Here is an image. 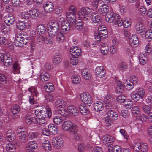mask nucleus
<instances>
[{"label": "nucleus", "mask_w": 152, "mask_h": 152, "mask_svg": "<svg viewBox=\"0 0 152 152\" xmlns=\"http://www.w3.org/2000/svg\"><path fill=\"white\" fill-rule=\"evenodd\" d=\"M107 37V31L106 28L104 25L99 26L98 27V31L94 35L96 42L98 44L100 41H102Z\"/></svg>", "instance_id": "obj_1"}, {"label": "nucleus", "mask_w": 152, "mask_h": 152, "mask_svg": "<svg viewBox=\"0 0 152 152\" xmlns=\"http://www.w3.org/2000/svg\"><path fill=\"white\" fill-rule=\"evenodd\" d=\"M92 14L91 9L88 7H83L79 12V18L82 20H90V15Z\"/></svg>", "instance_id": "obj_2"}, {"label": "nucleus", "mask_w": 152, "mask_h": 152, "mask_svg": "<svg viewBox=\"0 0 152 152\" xmlns=\"http://www.w3.org/2000/svg\"><path fill=\"white\" fill-rule=\"evenodd\" d=\"M34 113L36 117L39 119L42 118L48 119L51 117L52 115L51 111L49 110H47L46 108H43L40 110H36Z\"/></svg>", "instance_id": "obj_3"}, {"label": "nucleus", "mask_w": 152, "mask_h": 152, "mask_svg": "<svg viewBox=\"0 0 152 152\" xmlns=\"http://www.w3.org/2000/svg\"><path fill=\"white\" fill-rule=\"evenodd\" d=\"M28 41V40L26 37H25L22 35L18 34L15 36L14 42L17 47H21L25 45Z\"/></svg>", "instance_id": "obj_4"}, {"label": "nucleus", "mask_w": 152, "mask_h": 152, "mask_svg": "<svg viewBox=\"0 0 152 152\" xmlns=\"http://www.w3.org/2000/svg\"><path fill=\"white\" fill-rule=\"evenodd\" d=\"M120 17L118 15L113 12H111L106 14L105 17L106 21L109 23L113 22L117 25L116 23H118Z\"/></svg>", "instance_id": "obj_5"}, {"label": "nucleus", "mask_w": 152, "mask_h": 152, "mask_svg": "<svg viewBox=\"0 0 152 152\" xmlns=\"http://www.w3.org/2000/svg\"><path fill=\"white\" fill-rule=\"evenodd\" d=\"M104 114L107 115L112 120H115L118 118V115L112 108L105 109Z\"/></svg>", "instance_id": "obj_6"}, {"label": "nucleus", "mask_w": 152, "mask_h": 152, "mask_svg": "<svg viewBox=\"0 0 152 152\" xmlns=\"http://www.w3.org/2000/svg\"><path fill=\"white\" fill-rule=\"evenodd\" d=\"M52 143L53 147L57 149H60L62 148L64 144L63 139L60 137H53Z\"/></svg>", "instance_id": "obj_7"}, {"label": "nucleus", "mask_w": 152, "mask_h": 152, "mask_svg": "<svg viewBox=\"0 0 152 152\" xmlns=\"http://www.w3.org/2000/svg\"><path fill=\"white\" fill-rule=\"evenodd\" d=\"M80 99L81 101L85 104H91L92 99L91 95L88 93H83L80 95Z\"/></svg>", "instance_id": "obj_8"}, {"label": "nucleus", "mask_w": 152, "mask_h": 152, "mask_svg": "<svg viewBox=\"0 0 152 152\" xmlns=\"http://www.w3.org/2000/svg\"><path fill=\"white\" fill-rule=\"evenodd\" d=\"M60 20L62 22L61 24L62 31L65 34L68 33L70 28V23L66 22L65 19L63 17L60 18Z\"/></svg>", "instance_id": "obj_9"}, {"label": "nucleus", "mask_w": 152, "mask_h": 152, "mask_svg": "<svg viewBox=\"0 0 152 152\" xmlns=\"http://www.w3.org/2000/svg\"><path fill=\"white\" fill-rule=\"evenodd\" d=\"M113 101V99L111 96L107 95L105 96L103 101L105 104V109L112 108Z\"/></svg>", "instance_id": "obj_10"}, {"label": "nucleus", "mask_w": 152, "mask_h": 152, "mask_svg": "<svg viewBox=\"0 0 152 152\" xmlns=\"http://www.w3.org/2000/svg\"><path fill=\"white\" fill-rule=\"evenodd\" d=\"M70 53L73 58H78L81 55V51L78 47L76 46L73 47L70 49Z\"/></svg>", "instance_id": "obj_11"}, {"label": "nucleus", "mask_w": 152, "mask_h": 152, "mask_svg": "<svg viewBox=\"0 0 152 152\" xmlns=\"http://www.w3.org/2000/svg\"><path fill=\"white\" fill-rule=\"evenodd\" d=\"M103 41V40L102 41H100V42L98 43V44H97V42H96L95 40V44L96 45V44H99L101 51L103 54L105 55L108 53V51L109 50V48L106 44L102 43Z\"/></svg>", "instance_id": "obj_12"}, {"label": "nucleus", "mask_w": 152, "mask_h": 152, "mask_svg": "<svg viewBox=\"0 0 152 152\" xmlns=\"http://www.w3.org/2000/svg\"><path fill=\"white\" fill-rule=\"evenodd\" d=\"M37 144L35 141H29L26 145V149L29 152H33L37 148Z\"/></svg>", "instance_id": "obj_13"}, {"label": "nucleus", "mask_w": 152, "mask_h": 152, "mask_svg": "<svg viewBox=\"0 0 152 152\" xmlns=\"http://www.w3.org/2000/svg\"><path fill=\"white\" fill-rule=\"evenodd\" d=\"M4 21L7 26L13 24L15 20V18L13 15L11 14L5 16L4 18Z\"/></svg>", "instance_id": "obj_14"}, {"label": "nucleus", "mask_w": 152, "mask_h": 152, "mask_svg": "<svg viewBox=\"0 0 152 152\" xmlns=\"http://www.w3.org/2000/svg\"><path fill=\"white\" fill-rule=\"evenodd\" d=\"M43 8L45 12L49 13L53 11L54 5L51 2H47L43 5Z\"/></svg>", "instance_id": "obj_15"}, {"label": "nucleus", "mask_w": 152, "mask_h": 152, "mask_svg": "<svg viewBox=\"0 0 152 152\" xmlns=\"http://www.w3.org/2000/svg\"><path fill=\"white\" fill-rule=\"evenodd\" d=\"M6 140L8 141L11 142L15 139V134L13 131L9 130L7 131L6 134Z\"/></svg>", "instance_id": "obj_16"}, {"label": "nucleus", "mask_w": 152, "mask_h": 152, "mask_svg": "<svg viewBox=\"0 0 152 152\" xmlns=\"http://www.w3.org/2000/svg\"><path fill=\"white\" fill-rule=\"evenodd\" d=\"M130 45L132 47H136L139 44V41L137 35L136 34L132 35L130 38Z\"/></svg>", "instance_id": "obj_17"}, {"label": "nucleus", "mask_w": 152, "mask_h": 152, "mask_svg": "<svg viewBox=\"0 0 152 152\" xmlns=\"http://www.w3.org/2000/svg\"><path fill=\"white\" fill-rule=\"evenodd\" d=\"M59 28L58 27H52L48 26L47 30L48 34L50 36L54 37L58 32Z\"/></svg>", "instance_id": "obj_18"}, {"label": "nucleus", "mask_w": 152, "mask_h": 152, "mask_svg": "<svg viewBox=\"0 0 152 152\" xmlns=\"http://www.w3.org/2000/svg\"><path fill=\"white\" fill-rule=\"evenodd\" d=\"M95 71L96 76L98 77L102 78L105 75V71L102 66L97 67L95 69Z\"/></svg>", "instance_id": "obj_19"}, {"label": "nucleus", "mask_w": 152, "mask_h": 152, "mask_svg": "<svg viewBox=\"0 0 152 152\" xmlns=\"http://www.w3.org/2000/svg\"><path fill=\"white\" fill-rule=\"evenodd\" d=\"M116 23L118 26H121L122 25H123V26L125 28H127L129 27L131 24L130 22L126 18L122 20V19L121 18L119 20L118 23Z\"/></svg>", "instance_id": "obj_20"}, {"label": "nucleus", "mask_w": 152, "mask_h": 152, "mask_svg": "<svg viewBox=\"0 0 152 152\" xmlns=\"http://www.w3.org/2000/svg\"><path fill=\"white\" fill-rule=\"evenodd\" d=\"M67 110L71 114L74 116H77L79 114V110L74 106L70 105L67 107Z\"/></svg>", "instance_id": "obj_21"}, {"label": "nucleus", "mask_w": 152, "mask_h": 152, "mask_svg": "<svg viewBox=\"0 0 152 152\" xmlns=\"http://www.w3.org/2000/svg\"><path fill=\"white\" fill-rule=\"evenodd\" d=\"M135 28L137 33L138 34L141 33L145 31V26L141 21L137 23Z\"/></svg>", "instance_id": "obj_22"}, {"label": "nucleus", "mask_w": 152, "mask_h": 152, "mask_svg": "<svg viewBox=\"0 0 152 152\" xmlns=\"http://www.w3.org/2000/svg\"><path fill=\"white\" fill-rule=\"evenodd\" d=\"M37 35L46 34V28L42 25H39L36 28Z\"/></svg>", "instance_id": "obj_23"}, {"label": "nucleus", "mask_w": 152, "mask_h": 152, "mask_svg": "<svg viewBox=\"0 0 152 152\" xmlns=\"http://www.w3.org/2000/svg\"><path fill=\"white\" fill-rule=\"evenodd\" d=\"M54 104L58 108H64L66 106V103L64 100L58 99L55 102Z\"/></svg>", "instance_id": "obj_24"}, {"label": "nucleus", "mask_w": 152, "mask_h": 152, "mask_svg": "<svg viewBox=\"0 0 152 152\" xmlns=\"http://www.w3.org/2000/svg\"><path fill=\"white\" fill-rule=\"evenodd\" d=\"M73 124L70 121H65L62 123V127L64 130L69 131L70 129V127L73 126Z\"/></svg>", "instance_id": "obj_25"}, {"label": "nucleus", "mask_w": 152, "mask_h": 152, "mask_svg": "<svg viewBox=\"0 0 152 152\" xmlns=\"http://www.w3.org/2000/svg\"><path fill=\"white\" fill-rule=\"evenodd\" d=\"M94 107L96 111H102L104 109L103 104L101 102L97 101L94 104Z\"/></svg>", "instance_id": "obj_26"}, {"label": "nucleus", "mask_w": 152, "mask_h": 152, "mask_svg": "<svg viewBox=\"0 0 152 152\" xmlns=\"http://www.w3.org/2000/svg\"><path fill=\"white\" fill-rule=\"evenodd\" d=\"M109 11V7L104 4L100 6L98 10V12L100 14L103 13L106 15L109 14L108 13Z\"/></svg>", "instance_id": "obj_27"}, {"label": "nucleus", "mask_w": 152, "mask_h": 152, "mask_svg": "<svg viewBox=\"0 0 152 152\" xmlns=\"http://www.w3.org/2000/svg\"><path fill=\"white\" fill-rule=\"evenodd\" d=\"M48 129L50 133L52 134L55 135L57 133L58 129L57 126L53 124H50L48 126Z\"/></svg>", "instance_id": "obj_28"}, {"label": "nucleus", "mask_w": 152, "mask_h": 152, "mask_svg": "<svg viewBox=\"0 0 152 152\" xmlns=\"http://www.w3.org/2000/svg\"><path fill=\"white\" fill-rule=\"evenodd\" d=\"M79 109L83 115H86L89 113V110L87 107L80 104L79 106Z\"/></svg>", "instance_id": "obj_29"}, {"label": "nucleus", "mask_w": 152, "mask_h": 152, "mask_svg": "<svg viewBox=\"0 0 152 152\" xmlns=\"http://www.w3.org/2000/svg\"><path fill=\"white\" fill-rule=\"evenodd\" d=\"M102 140L103 142L105 144L112 143L114 141L112 137L109 135L104 136L102 137Z\"/></svg>", "instance_id": "obj_30"}, {"label": "nucleus", "mask_w": 152, "mask_h": 152, "mask_svg": "<svg viewBox=\"0 0 152 152\" xmlns=\"http://www.w3.org/2000/svg\"><path fill=\"white\" fill-rule=\"evenodd\" d=\"M62 61L61 56L58 54L55 56L53 59V63L54 65L57 66L59 65Z\"/></svg>", "instance_id": "obj_31"}, {"label": "nucleus", "mask_w": 152, "mask_h": 152, "mask_svg": "<svg viewBox=\"0 0 152 152\" xmlns=\"http://www.w3.org/2000/svg\"><path fill=\"white\" fill-rule=\"evenodd\" d=\"M36 118L32 117L30 115L27 114L25 117V121L26 123L28 125L30 124L32 122H35Z\"/></svg>", "instance_id": "obj_32"}, {"label": "nucleus", "mask_w": 152, "mask_h": 152, "mask_svg": "<svg viewBox=\"0 0 152 152\" xmlns=\"http://www.w3.org/2000/svg\"><path fill=\"white\" fill-rule=\"evenodd\" d=\"M89 17L90 19H91L95 23H99L100 22V18L96 14L92 12V14L90 15Z\"/></svg>", "instance_id": "obj_33"}, {"label": "nucleus", "mask_w": 152, "mask_h": 152, "mask_svg": "<svg viewBox=\"0 0 152 152\" xmlns=\"http://www.w3.org/2000/svg\"><path fill=\"white\" fill-rule=\"evenodd\" d=\"M75 15L67 12L66 14V18L68 22L71 23H74L75 20Z\"/></svg>", "instance_id": "obj_34"}, {"label": "nucleus", "mask_w": 152, "mask_h": 152, "mask_svg": "<svg viewBox=\"0 0 152 152\" xmlns=\"http://www.w3.org/2000/svg\"><path fill=\"white\" fill-rule=\"evenodd\" d=\"M44 87L46 91L48 93L51 92L54 89L53 84L51 83H46Z\"/></svg>", "instance_id": "obj_35"}, {"label": "nucleus", "mask_w": 152, "mask_h": 152, "mask_svg": "<svg viewBox=\"0 0 152 152\" xmlns=\"http://www.w3.org/2000/svg\"><path fill=\"white\" fill-rule=\"evenodd\" d=\"M138 59L140 63L142 65L145 64L147 61V58L143 54L140 53L139 54Z\"/></svg>", "instance_id": "obj_36"}, {"label": "nucleus", "mask_w": 152, "mask_h": 152, "mask_svg": "<svg viewBox=\"0 0 152 152\" xmlns=\"http://www.w3.org/2000/svg\"><path fill=\"white\" fill-rule=\"evenodd\" d=\"M40 78L42 82L47 81L50 78L49 75L48 73L43 72L40 74Z\"/></svg>", "instance_id": "obj_37"}, {"label": "nucleus", "mask_w": 152, "mask_h": 152, "mask_svg": "<svg viewBox=\"0 0 152 152\" xmlns=\"http://www.w3.org/2000/svg\"><path fill=\"white\" fill-rule=\"evenodd\" d=\"M42 146L45 150L47 151L51 150L52 148L50 142L48 140L45 141L42 143Z\"/></svg>", "instance_id": "obj_38"}, {"label": "nucleus", "mask_w": 152, "mask_h": 152, "mask_svg": "<svg viewBox=\"0 0 152 152\" xmlns=\"http://www.w3.org/2000/svg\"><path fill=\"white\" fill-rule=\"evenodd\" d=\"M131 111L132 115L134 116H138L140 114V110L137 106H134L132 108Z\"/></svg>", "instance_id": "obj_39"}, {"label": "nucleus", "mask_w": 152, "mask_h": 152, "mask_svg": "<svg viewBox=\"0 0 152 152\" xmlns=\"http://www.w3.org/2000/svg\"><path fill=\"white\" fill-rule=\"evenodd\" d=\"M5 148L7 151L12 152L15 149V145L11 142H10L6 145Z\"/></svg>", "instance_id": "obj_40"}, {"label": "nucleus", "mask_w": 152, "mask_h": 152, "mask_svg": "<svg viewBox=\"0 0 152 152\" xmlns=\"http://www.w3.org/2000/svg\"><path fill=\"white\" fill-rule=\"evenodd\" d=\"M48 119L43 118H36L35 122H37V124L39 125L44 126L47 124V120Z\"/></svg>", "instance_id": "obj_41"}, {"label": "nucleus", "mask_w": 152, "mask_h": 152, "mask_svg": "<svg viewBox=\"0 0 152 152\" xmlns=\"http://www.w3.org/2000/svg\"><path fill=\"white\" fill-rule=\"evenodd\" d=\"M82 77L85 79L89 80L91 77V74L87 69H83L81 72Z\"/></svg>", "instance_id": "obj_42"}, {"label": "nucleus", "mask_w": 152, "mask_h": 152, "mask_svg": "<svg viewBox=\"0 0 152 152\" xmlns=\"http://www.w3.org/2000/svg\"><path fill=\"white\" fill-rule=\"evenodd\" d=\"M109 150L110 152H121V148L120 146L115 145L113 147H110Z\"/></svg>", "instance_id": "obj_43"}, {"label": "nucleus", "mask_w": 152, "mask_h": 152, "mask_svg": "<svg viewBox=\"0 0 152 152\" xmlns=\"http://www.w3.org/2000/svg\"><path fill=\"white\" fill-rule=\"evenodd\" d=\"M36 10L33 9L32 10L29 11V14L30 18L32 19H36L38 16L39 14Z\"/></svg>", "instance_id": "obj_44"}, {"label": "nucleus", "mask_w": 152, "mask_h": 152, "mask_svg": "<svg viewBox=\"0 0 152 152\" xmlns=\"http://www.w3.org/2000/svg\"><path fill=\"white\" fill-rule=\"evenodd\" d=\"M116 89L117 93H122L124 92V86L121 81L118 82Z\"/></svg>", "instance_id": "obj_45"}, {"label": "nucleus", "mask_w": 152, "mask_h": 152, "mask_svg": "<svg viewBox=\"0 0 152 152\" xmlns=\"http://www.w3.org/2000/svg\"><path fill=\"white\" fill-rule=\"evenodd\" d=\"M56 41L57 42H62L64 39V36L62 33L59 32L56 34Z\"/></svg>", "instance_id": "obj_46"}, {"label": "nucleus", "mask_w": 152, "mask_h": 152, "mask_svg": "<svg viewBox=\"0 0 152 152\" xmlns=\"http://www.w3.org/2000/svg\"><path fill=\"white\" fill-rule=\"evenodd\" d=\"M137 94H138L141 99H142L145 95V90L142 88H140L137 89L136 91Z\"/></svg>", "instance_id": "obj_47"}, {"label": "nucleus", "mask_w": 152, "mask_h": 152, "mask_svg": "<svg viewBox=\"0 0 152 152\" xmlns=\"http://www.w3.org/2000/svg\"><path fill=\"white\" fill-rule=\"evenodd\" d=\"M54 123L57 124L59 125L61 124L63 121L62 117L60 116H55L53 118Z\"/></svg>", "instance_id": "obj_48"}, {"label": "nucleus", "mask_w": 152, "mask_h": 152, "mask_svg": "<svg viewBox=\"0 0 152 152\" xmlns=\"http://www.w3.org/2000/svg\"><path fill=\"white\" fill-rule=\"evenodd\" d=\"M20 110L19 106L18 104L13 105L11 108V112L14 114L18 113Z\"/></svg>", "instance_id": "obj_49"}, {"label": "nucleus", "mask_w": 152, "mask_h": 152, "mask_svg": "<svg viewBox=\"0 0 152 152\" xmlns=\"http://www.w3.org/2000/svg\"><path fill=\"white\" fill-rule=\"evenodd\" d=\"M81 78L79 76L74 75L72 77V82L75 84H79Z\"/></svg>", "instance_id": "obj_50"}, {"label": "nucleus", "mask_w": 152, "mask_h": 152, "mask_svg": "<svg viewBox=\"0 0 152 152\" xmlns=\"http://www.w3.org/2000/svg\"><path fill=\"white\" fill-rule=\"evenodd\" d=\"M16 27L19 30H23L25 28L26 25L24 22L20 20H18L16 24Z\"/></svg>", "instance_id": "obj_51"}, {"label": "nucleus", "mask_w": 152, "mask_h": 152, "mask_svg": "<svg viewBox=\"0 0 152 152\" xmlns=\"http://www.w3.org/2000/svg\"><path fill=\"white\" fill-rule=\"evenodd\" d=\"M145 39L148 41H151L152 40V30H148L145 33Z\"/></svg>", "instance_id": "obj_52"}, {"label": "nucleus", "mask_w": 152, "mask_h": 152, "mask_svg": "<svg viewBox=\"0 0 152 152\" xmlns=\"http://www.w3.org/2000/svg\"><path fill=\"white\" fill-rule=\"evenodd\" d=\"M37 41L38 42H42L45 41L46 34H41L40 35H37Z\"/></svg>", "instance_id": "obj_53"}, {"label": "nucleus", "mask_w": 152, "mask_h": 152, "mask_svg": "<svg viewBox=\"0 0 152 152\" xmlns=\"http://www.w3.org/2000/svg\"><path fill=\"white\" fill-rule=\"evenodd\" d=\"M28 90L34 95L37 96L39 95V93L35 87L31 86L28 89Z\"/></svg>", "instance_id": "obj_54"}, {"label": "nucleus", "mask_w": 152, "mask_h": 152, "mask_svg": "<svg viewBox=\"0 0 152 152\" xmlns=\"http://www.w3.org/2000/svg\"><path fill=\"white\" fill-rule=\"evenodd\" d=\"M75 27L78 31H80L82 30L83 27V24L82 21L76 22Z\"/></svg>", "instance_id": "obj_55"}, {"label": "nucleus", "mask_w": 152, "mask_h": 152, "mask_svg": "<svg viewBox=\"0 0 152 152\" xmlns=\"http://www.w3.org/2000/svg\"><path fill=\"white\" fill-rule=\"evenodd\" d=\"M136 119L138 120L141 121L142 122H145L146 121L147 117L146 115L145 114L139 115L138 116H136Z\"/></svg>", "instance_id": "obj_56"}, {"label": "nucleus", "mask_w": 152, "mask_h": 152, "mask_svg": "<svg viewBox=\"0 0 152 152\" xmlns=\"http://www.w3.org/2000/svg\"><path fill=\"white\" fill-rule=\"evenodd\" d=\"M111 119L107 116L104 118L105 124L107 127L111 126L112 124V122Z\"/></svg>", "instance_id": "obj_57"}, {"label": "nucleus", "mask_w": 152, "mask_h": 152, "mask_svg": "<svg viewBox=\"0 0 152 152\" xmlns=\"http://www.w3.org/2000/svg\"><path fill=\"white\" fill-rule=\"evenodd\" d=\"M125 85L124 86L128 90L132 89L134 87V85L133 84L130 80L127 81L126 83H125Z\"/></svg>", "instance_id": "obj_58"}, {"label": "nucleus", "mask_w": 152, "mask_h": 152, "mask_svg": "<svg viewBox=\"0 0 152 152\" xmlns=\"http://www.w3.org/2000/svg\"><path fill=\"white\" fill-rule=\"evenodd\" d=\"M20 18L23 20H26L29 19L30 15L29 13L26 12H23L21 14Z\"/></svg>", "instance_id": "obj_59"}, {"label": "nucleus", "mask_w": 152, "mask_h": 152, "mask_svg": "<svg viewBox=\"0 0 152 152\" xmlns=\"http://www.w3.org/2000/svg\"><path fill=\"white\" fill-rule=\"evenodd\" d=\"M73 126L70 127V129L69 130L70 132L73 134L76 133L78 130V128L76 124H73Z\"/></svg>", "instance_id": "obj_60"}, {"label": "nucleus", "mask_w": 152, "mask_h": 152, "mask_svg": "<svg viewBox=\"0 0 152 152\" xmlns=\"http://www.w3.org/2000/svg\"><path fill=\"white\" fill-rule=\"evenodd\" d=\"M142 109V111L146 114L148 113L151 111V108L149 106L144 104H143Z\"/></svg>", "instance_id": "obj_61"}, {"label": "nucleus", "mask_w": 152, "mask_h": 152, "mask_svg": "<svg viewBox=\"0 0 152 152\" xmlns=\"http://www.w3.org/2000/svg\"><path fill=\"white\" fill-rule=\"evenodd\" d=\"M126 97L125 96L123 95H121L118 96L116 99V100L118 102L122 103L125 102Z\"/></svg>", "instance_id": "obj_62"}, {"label": "nucleus", "mask_w": 152, "mask_h": 152, "mask_svg": "<svg viewBox=\"0 0 152 152\" xmlns=\"http://www.w3.org/2000/svg\"><path fill=\"white\" fill-rule=\"evenodd\" d=\"M17 132L18 134H26V131L25 129L23 127L20 126L17 129Z\"/></svg>", "instance_id": "obj_63"}, {"label": "nucleus", "mask_w": 152, "mask_h": 152, "mask_svg": "<svg viewBox=\"0 0 152 152\" xmlns=\"http://www.w3.org/2000/svg\"><path fill=\"white\" fill-rule=\"evenodd\" d=\"M131 98L135 101H137L139 100V99L141 98V97L137 94V92L135 93H133L131 94Z\"/></svg>", "instance_id": "obj_64"}]
</instances>
